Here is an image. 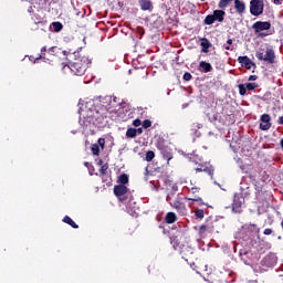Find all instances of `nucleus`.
I'll use <instances>...</instances> for the list:
<instances>
[{"label": "nucleus", "mask_w": 283, "mask_h": 283, "mask_svg": "<svg viewBox=\"0 0 283 283\" xmlns=\"http://www.w3.org/2000/svg\"><path fill=\"white\" fill-rule=\"evenodd\" d=\"M277 123H279V125H283V116H280V117H279Z\"/></svg>", "instance_id": "obj_47"}, {"label": "nucleus", "mask_w": 283, "mask_h": 283, "mask_svg": "<svg viewBox=\"0 0 283 283\" xmlns=\"http://www.w3.org/2000/svg\"><path fill=\"white\" fill-rule=\"evenodd\" d=\"M106 101H108L109 103H112V97H106Z\"/></svg>", "instance_id": "obj_51"}, {"label": "nucleus", "mask_w": 283, "mask_h": 283, "mask_svg": "<svg viewBox=\"0 0 283 283\" xmlns=\"http://www.w3.org/2000/svg\"><path fill=\"white\" fill-rule=\"evenodd\" d=\"M234 10L238 14H244L247 12V4L242 0H234Z\"/></svg>", "instance_id": "obj_13"}, {"label": "nucleus", "mask_w": 283, "mask_h": 283, "mask_svg": "<svg viewBox=\"0 0 283 283\" xmlns=\"http://www.w3.org/2000/svg\"><path fill=\"white\" fill-rule=\"evenodd\" d=\"M242 205H244V197L241 195H234L232 202V212L242 213Z\"/></svg>", "instance_id": "obj_8"}, {"label": "nucleus", "mask_w": 283, "mask_h": 283, "mask_svg": "<svg viewBox=\"0 0 283 283\" xmlns=\"http://www.w3.org/2000/svg\"><path fill=\"white\" fill-rule=\"evenodd\" d=\"M199 70H202V72H205V74H208V72H212L213 66H211V63H208L206 61H201L199 63Z\"/></svg>", "instance_id": "obj_17"}, {"label": "nucleus", "mask_w": 283, "mask_h": 283, "mask_svg": "<svg viewBox=\"0 0 283 283\" xmlns=\"http://www.w3.org/2000/svg\"><path fill=\"white\" fill-rule=\"evenodd\" d=\"M199 191H200V188L192 187L190 189V193H192V195H197V193H199Z\"/></svg>", "instance_id": "obj_40"}, {"label": "nucleus", "mask_w": 283, "mask_h": 283, "mask_svg": "<svg viewBox=\"0 0 283 283\" xmlns=\"http://www.w3.org/2000/svg\"><path fill=\"white\" fill-rule=\"evenodd\" d=\"M239 63L242 65V67H245V70H251V67H255V63L249 59V56H239L238 57Z\"/></svg>", "instance_id": "obj_11"}, {"label": "nucleus", "mask_w": 283, "mask_h": 283, "mask_svg": "<svg viewBox=\"0 0 283 283\" xmlns=\"http://www.w3.org/2000/svg\"><path fill=\"white\" fill-rule=\"evenodd\" d=\"M97 145L101 147V149H105V138H98Z\"/></svg>", "instance_id": "obj_36"}, {"label": "nucleus", "mask_w": 283, "mask_h": 283, "mask_svg": "<svg viewBox=\"0 0 283 283\" xmlns=\"http://www.w3.org/2000/svg\"><path fill=\"white\" fill-rule=\"evenodd\" d=\"M254 30V34L260 39H264V36H269L266 33L268 30H271V22L270 21H256L251 27Z\"/></svg>", "instance_id": "obj_3"}, {"label": "nucleus", "mask_w": 283, "mask_h": 283, "mask_svg": "<svg viewBox=\"0 0 283 283\" xmlns=\"http://www.w3.org/2000/svg\"><path fill=\"white\" fill-rule=\"evenodd\" d=\"M180 254L186 262H189L193 258V249L191 247H184Z\"/></svg>", "instance_id": "obj_12"}, {"label": "nucleus", "mask_w": 283, "mask_h": 283, "mask_svg": "<svg viewBox=\"0 0 283 283\" xmlns=\"http://www.w3.org/2000/svg\"><path fill=\"white\" fill-rule=\"evenodd\" d=\"M250 13L252 17H260L261 14H264V0H251Z\"/></svg>", "instance_id": "obj_5"}, {"label": "nucleus", "mask_w": 283, "mask_h": 283, "mask_svg": "<svg viewBox=\"0 0 283 283\" xmlns=\"http://www.w3.org/2000/svg\"><path fill=\"white\" fill-rule=\"evenodd\" d=\"M224 50H233L231 49V44H223Z\"/></svg>", "instance_id": "obj_45"}, {"label": "nucleus", "mask_w": 283, "mask_h": 283, "mask_svg": "<svg viewBox=\"0 0 283 283\" xmlns=\"http://www.w3.org/2000/svg\"><path fill=\"white\" fill-rule=\"evenodd\" d=\"M174 193H170L166 197L167 202L172 207V209H176L178 213L181 216H187V207L185 206V202L180 201V198L176 197L174 198Z\"/></svg>", "instance_id": "obj_4"}, {"label": "nucleus", "mask_w": 283, "mask_h": 283, "mask_svg": "<svg viewBox=\"0 0 283 283\" xmlns=\"http://www.w3.org/2000/svg\"><path fill=\"white\" fill-rule=\"evenodd\" d=\"M62 221L72 227V229H78V224H76V222L70 218V216H65Z\"/></svg>", "instance_id": "obj_21"}, {"label": "nucleus", "mask_w": 283, "mask_h": 283, "mask_svg": "<svg viewBox=\"0 0 283 283\" xmlns=\"http://www.w3.org/2000/svg\"><path fill=\"white\" fill-rule=\"evenodd\" d=\"M90 65H92V60H90L87 55H80L73 62L64 64L62 66V72H64V74L71 72L74 76H83L85 75V72H87Z\"/></svg>", "instance_id": "obj_1"}, {"label": "nucleus", "mask_w": 283, "mask_h": 283, "mask_svg": "<svg viewBox=\"0 0 283 283\" xmlns=\"http://www.w3.org/2000/svg\"><path fill=\"white\" fill-rule=\"evenodd\" d=\"M185 200H187L188 202H197V205L199 207H202L205 203V201L199 197V198H185Z\"/></svg>", "instance_id": "obj_23"}, {"label": "nucleus", "mask_w": 283, "mask_h": 283, "mask_svg": "<svg viewBox=\"0 0 283 283\" xmlns=\"http://www.w3.org/2000/svg\"><path fill=\"white\" fill-rule=\"evenodd\" d=\"M196 271H197V273H200L202 271H207V269L203 270L202 268H198Z\"/></svg>", "instance_id": "obj_49"}, {"label": "nucleus", "mask_w": 283, "mask_h": 283, "mask_svg": "<svg viewBox=\"0 0 283 283\" xmlns=\"http://www.w3.org/2000/svg\"><path fill=\"white\" fill-rule=\"evenodd\" d=\"M154 158H156V153H154V150H148L146 153V157H145V160L147 163H151V160H154Z\"/></svg>", "instance_id": "obj_25"}, {"label": "nucleus", "mask_w": 283, "mask_h": 283, "mask_svg": "<svg viewBox=\"0 0 283 283\" xmlns=\"http://www.w3.org/2000/svg\"><path fill=\"white\" fill-rule=\"evenodd\" d=\"M259 174H260V175L263 174V175H262V180H263V182L266 181V180H269V174H266V171H262V170H261Z\"/></svg>", "instance_id": "obj_38"}, {"label": "nucleus", "mask_w": 283, "mask_h": 283, "mask_svg": "<svg viewBox=\"0 0 283 283\" xmlns=\"http://www.w3.org/2000/svg\"><path fill=\"white\" fill-rule=\"evenodd\" d=\"M136 136H140L143 134V128H135Z\"/></svg>", "instance_id": "obj_43"}, {"label": "nucleus", "mask_w": 283, "mask_h": 283, "mask_svg": "<svg viewBox=\"0 0 283 283\" xmlns=\"http://www.w3.org/2000/svg\"><path fill=\"white\" fill-rule=\"evenodd\" d=\"M201 1H205V0H201Z\"/></svg>", "instance_id": "obj_54"}, {"label": "nucleus", "mask_w": 283, "mask_h": 283, "mask_svg": "<svg viewBox=\"0 0 283 283\" xmlns=\"http://www.w3.org/2000/svg\"><path fill=\"white\" fill-rule=\"evenodd\" d=\"M201 52H203L205 54H207L209 52V48H211V42H209V39L207 38H202L201 39Z\"/></svg>", "instance_id": "obj_18"}, {"label": "nucleus", "mask_w": 283, "mask_h": 283, "mask_svg": "<svg viewBox=\"0 0 283 283\" xmlns=\"http://www.w3.org/2000/svg\"><path fill=\"white\" fill-rule=\"evenodd\" d=\"M107 169H109V166L107 164H104L99 169V174H102V176H105L107 174Z\"/></svg>", "instance_id": "obj_33"}, {"label": "nucleus", "mask_w": 283, "mask_h": 283, "mask_svg": "<svg viewBox=\"0 0 283 283\" xmlns=\"http://www.w3.org/2000/svg\"><path fill=\"white\" fill-rule=\"evenodd\" d=\"M212 17L214 18V21L222 23L224 21V17H227V12H224V10H214Z\"/></svg>", "instance_id": "obj_15"}, {"label": "nucleus", "mask_w": 283, "mask_h": 283, "mask_svg": "<svg viewBox=\"0 0 283 283\" xmlns=\"http://www.w3.org/2000/svg\"><path fill=\"white\" fill-rule=\"evenodd\" d=\"M113 191L117 198H120V196H125V193H127V186H123V185L114 186Z\"/></svg>", "instance_id": "obj_14"}, {"label": "nucleus", "mask_w": 283, "mask_h": 283, "mask_svg": "<svg viewBox=\"0 0 283 283\" xmlns=\"http://www.w3.org/2000/svg\"><path fill=\"white\" fill-rule=\"evenodd\" d=\"M198 129H202V124H200V123H193V124L191 125V132H192V134H195V136H196L197 138H200V136H202V134H201L200 130H198Z\"/></svg>", "instance_id": "obj_19"}, {"label": "nucleus", "mask_w": 283, "mask_h": 283, "mask_svg": "<svg viewBox=\"0 0 283 283\" xmlns=\"http://www.w3.org/2000/svg\"><path fill=\"white\" fill-rule=\"evenodd\" d=\"M206 233H216V226L213 222H206L199 228V235H205Z\"/></svg>", "instance_id": "obj_9"}, {"label": "nucleus", "mask_w": 283, "mask_h": 283, "mask_svg": "<svg viewBox=\"0 0 283 283\" xmlns=\"http://www.w3.org/2000/svg\"><path fill=\"white\" fill-rule=\"evenodd\" d=\"M52 27L54 29V32H61V30H63V23L61 22H53Z\"/></svg>", "instance_id": "obj_29"}, {"label": "nucleus", "mask_w": 283, "mask_h": 283, "mask_svg": "<svg viewBox=\"0 0 283 283\" xmlns=\"http://www.w3.org/2000/svg\"><path fill=\"white\" fill-rule=\"evenodd\" d=\"M185 198H200L198 195H192L191 197H185Z\"/></svg>", "instance_id": "obj_50"}, {"label": "nucleus", "mask_w": 283, "mask_h": 283, "mask_svg": "<svg viewBox=\"0 0 283 283\" xmlns=\"http://www.w3.org/2000/svg\"><path fill=\"white\" fill-rule=\"evenodd\" d=\"M229 107L231 106L227 105L222 108L221 114H223V116H231L233 114V111H229Z\"/></svg>", "instance_id": "obj_31"}, {"label": "nucleus", "mask_w": 283, "mask_h": 283, "mask_svg": "<svg viewBox=\"0 0 283 283\" xmlns=\"http://www.w3.org/2000/svg\"><path fill=\"white\" fill-rule=\"evenodd\" d=\"M245 87H247V90H249V92H253V90H258V84H255V83H245Z\"/></svg>", "instance_id": "obj_32"}, {"label": "nucleus", "mask_w": 283, "mask_h": 283, "mask_svg": "<svg viewBox=\"0 0 283 283\" xmlns=\"http://www.w3.org/2000/svg\"><path fill=\"white\" fill-rule=\"evenodd\" d=\"M136 128H128L126 130V138H136Z\"/></svg>", "instance_id": "obj_28"}, {"label": "nucleus", "mask_w": 283, "mask_h": 283, "mask_svg": "<svg viewBox=\"0 0 283 283\" xmlns=\"http://www.w3.org/2000/svg\"><path fill=\"white\" fill-rule=\"evenodd\" d=\"M144 129H149V127H151V120L149 119H145L143 123H142Z\"/></svg>", "instance_id": "obj_34"}, {"label": "nucleus", "mask_w": 283, "mask_h": 283, "mask_svg": "<svg viewBox=\"0 0 283 283\" xmlns=\"http://www.w3.org/2000/svg\"><path fill=\"white\" fill-rule=\"evenodd\" d=\"M195 171L197 174H200V172H205L207 174L208 176H210V178H213V166L209 163H202V164H196V167H195Z\"/></svg>", "instance_id": "obj_7"}, {"label": "nucleus", "mask_w": 283, "mask_h": 283, "mask_svg": "<svg viewBox=\"0 0 283 283\" xmlns=\"http://www.w3.org/2000/svg\"><path fill=\"white\" fill-rule=\"evenodd\" d=\"M193 78V75H191V73L186 72L184 74V81H191Z\"/></svg>", "instance_id": "obj_37"}, {"label": "nucleus", "mask_w": 283, "mask_h": 283, "mask_svg": "<svg viewBox=\"0 0 283 283\" xmlns=\"http://www.w3.org/2000/svg\"><path fill=\"white\" fill-rule=\"evenodd\" d=\"M118 182L125 187V185L129 182V176H127V174H122L118 178Z\"/></svg>", "instance_id": "obj_22"}, {"label": "nucleus", "mask_w": 283, "mask_h": 283, "mask_svg": "<svg viewBox=\"0 0 283 283\" xmlns=\"http://www.w3.org/2000/svg\"><path fill=\"white\" fill-rule=\"evenodd\" d=\"M255 57L258 59V61H264V63L273 65L276 59L275 50H273L271 46H268L266 49H259L255 52Z\"/></svg>", "instance_id": "obj_2"}, {"label": "nucleus", "mask_w": 283, "mask_h": 283, "mask_svg": "<svg viewBox=\"0 0 283 283\" xmlns=\"http://www.w3.org/2000/svg\"><path fill=\"white\" fill-rule=\"evenodd\" d=\"M195 217L197 220H202L205 219V210L202 209H196L195 210Z\"/></svg>", "instance_id": "obj_27"}, {"label": "nucleus", "mask_w": 283, "mask_h": 283, "mask_svg": "<svg viewBox=\"0 0 283 283\" xmlns=\"http://www.w3.org/2000/svg\"><path fill=\"white\" fill-rule=\"evenodd\" d=\"M178 221V217L174 212H168L165 217V222L167 224H174V222Z\"/></svg>", "instance_id": "obj_20"}, {"label": "nucleus", "mask_w": 283, "mask_h": 283, "mask_svg": "<svg viewBox=\"0 0 283 283\" xmlns=\"http://www.w3.org/2000/svg\"><path fill=\"white\" fill-rule=\"evenodd\" d=\"M260 129H262V132H269V129H271V115H261Z\"/></svg>", "instance_id": "obj_10"}, {"label": "nucleus", "mask_w": 283, "mask_h": 283, "mask_svg": "<svg viewBox=\"0 0 283 283\" xmlns=\"http://www.w3.org/2000/svg\"><path fill=\"white\" fill-rule=\"evenodd\" d=\"M273 2H274L275 6H280L282 3L281 0H274Z\"/></svg>", "instance_id": "obj_48"}, {"label": "nucleus", "mask_w": 283, "mask_h": 283, "mask_svg": "<svg viewBox=\"0 0 283 283\" xmlns=\"http://www.w3.org/2000/svg\"><path fill=\"white\" fill-rule=\"evenodd\" d=\"M227 45H233V40L232 39H228L227 40Z\"/></svg>", "instance_id": "obj_46"}, {"label": "nucleus", "mask_w": 283, "mask_h": 283, "mask_svg": "<svg viewBox=\"0 0 283 283\" xmlns=\"http://www.w3.org/2000/svg\"><path fill=\"white\" fill-rule=\"evenodd\" d=\"M271 233H273V230L271 228H266L264 231H263V234L264 235H271Z\"/></svg>", "instance_id": "obj_41"}, {"label": "nucleus", "mask_w": 283, "mask_h": 283, "mask_svg": "<svg viewBox=\"0 0 283 283\" xmlns=\"http://www.w3.org/2000/svg\"><path fill=\"white\" fill-rule=\"evenodd\" d=\"M91 151H92L93 156H101V148H99L98 144H93L91 146Z\"/></svg>", "instance_id": "obj_24"}, {"label": "nucleus", "mask_w": 283, "mask_h": 283, "mask_svg": "<svg viewBox=\"0 0 283 283\" xmlns=\"http://www.w3.org/2000/svg\"><path fill=\"white\" fill-rule=\"evenodd\" d=\"M113 101H114V103H116L117 102V97H114Z\"/></svg>", "instance_id": "obj_52"}, {"label": "nucleus", "mask_w": 283, "mask_h": 283, "mask_svg": "<svg viewBox=\"0 0 283 283\" xmlns=\"http://www.w3.org/2000/svg\"><path fill=\"white\" fill-rule=\"evenodd\" d=\"M157 149H159L164 160H167V165H169V160L174 158V155H171V148L165 145V139H159L157 142Z\"/></svg>", "instance_id": "obj_6"}, {"label": "nucleus", "mask_w": 283, "mask_h": 283, "mask_svg": "<svg viewBox=\"0 0 283 283\" xmlns=\"http://www.w3.org/2000/svg\"><path fill=\"white\" fill-rule=\"evenodd\" d=\"M45 52H48V46H43L41 49V54L39 55V57H36L38 60L39 59H45Z\"/></svg>", "instance_id": "obj_35"}, {"label": "nucleus", "mask_w": 283, "mask_h": 283, "mask_svg": "<svg viewBox=\"0 0 283 283\" xmlns=\"http://www.w3.org/2000/svg\"><path fill=\"white\" fill-rule=\"evenodd\" d=\"M248 81H258V75H250Z\"/></svg>", "instance_id": "obj_42"}, {"label": "nucleus", "mask_w": 283, "mask_h": 283, "mask_svg": "<svg viewBox=\"0 0 283 283\" xmlns=\"http://www.w3.org/2000/svg\"><path fill=\"white\" fill-rule=\"evenodd\" d=\"M50 54H54L56 52V46H52L49 49Z\"/></svg>", "instance_id": "obj_44"}, {"label": "nucleus", "mask_w": 283, "mask_h": 283, "mask_svg": "<svg viewBox=\"0 0 283 283\" xmlns=\"http://www.w3.org/2000/svg\"><path fill=\"white\" fill-rule=\"evenodd\" d=\"M99 165H103V160H99Z\"/></svg>", "instance_id": "obj_53"}, {"label": "nucleus", "mask_w": 283, "mask_h": 283, "mask_svg": "<svg viewBox=\"0 0 283 283\" xmlns=\"http://www.w3.org/2000/svg\"><path fill=\"white\" fill-rule=\"evenodd\" d=\"M133 125H134V127H140V125H143V122H140V119L137 118V119H135V120L133 122Z\"/></svg>", "instance_id": "obj_39"}, {"label": "nucleus", "mask_w": 283, "mask_h": 283, "mask_svg": "<svg viewBox=\"0 0 283 283\" xmlns=\"http://www.w3.org/2000/svg\"><path fill=\"white\" fill-rule=\"evenodd\" d=\"M205 23L206 25H213V23H216V18L213 17V14L207 15L205 19Z\"/></svg>", "instance_id": "obj_26"}, {"label": "nucleus", "mask_w": 283, "mask_h": 283, "mask_svg": "<svg viewBox=\"0 0 283 283\" xmlns=\"http://www.w3.org/2000/svg\"><path fill=\"white\" fill-rule=\"evenodd\" d=\"M139 6L140 9L144 11H149L151 12V10H154V4L151 3V0H139Z\"/></svg>", "instance_id": "obj_16"}, {"label": "nucleus", "mask_w": 283, "mask_h": 283, "mask_svg": "<svg viewBox=\"0 0 283 283\" xmlns=\"http://www.w3.org/2000/svg\"><path fill=\"white\" fill-rule=\"evenodd\" d=\"M247 85L245 84H239V94L240 96H245L247 95Z\"/></svg>", "instance_id": "obj_30"}]
</instances>
